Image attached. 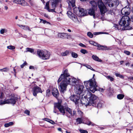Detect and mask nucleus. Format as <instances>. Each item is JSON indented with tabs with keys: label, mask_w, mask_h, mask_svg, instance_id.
Instances as JSON below:
<instances>
[{
	"label": "nucleus",
	"mask_w": 133,
	"mask_h": 133,
	"mask_svg": "<svg viewBox=\"0 0 133 133\" xmlns=\"http://www.w3.org/2000/svg\"><path fill=\"white\" fill-rule=\"evenodd\" d=\"M77 80L76 78L70 76L68 73V70L65 69L62 74L58 80L59 88L61 92L64 93L66 90L67 86L69 84L75 86Z\"/></svg>",
	"instance_id": "obj_1"
},
{
	"label": "nucleus",
	"mask_w": 133,
	"mask_h": 133,
	"mask_svg": "<svg viewBox=\"0 0 133 133\" xmlns=\"http://www.w3.org/2000/svg\"><path fill=\"white\" fill-rule=\"evenodd\" d=\"M119 24L121 26L123 27L122 28L123 30L133 29V17L130 18L128 16H123L119 22Z\"/></svg>",
	"instance_id": "obj_2"
},
{
	"label": "nucleus",
	"mask_w": 133,
	"mask_h": 133,
	"mask_svg": "<svg viewBox=\"0 0 133 133\" xmlns=\"http://www.w3.org/2000/svg\"><path fill=\"white\" fill-rule=\"evenodd\" d=\"M84 82L86 89L93 93L97 90L103 92L105 90V89L101 88L97 86L95 79H90L89 80L84 81Z\"/></svg>",
	"instance_id": "obj_3"
},
{
	"label": "nucleus",
	"mask_w": 133,
	"mask_h": 133,
	"mask_svg": "<svg viewBox=\"0 0 133 133\" xmlns=\"http://www.w3.org/2000/svg\"><path fill=\"white\" fill-rule=\"evenodd\" d=\"M90 3L92 6V8L96 9L98 4L101 14H104L105 13L106 8L102 0H99L97 3L94 1H91Z\"/></svg>",
	"instance_id": "obj_4"
},
{
	"label": "nucleus",
	"mask_w": 133,
	"mask_h": 133,
	"mask_svg": "<svg viewBox=\"0 0 133 133\" xmlns=\"http://www.w3.org/2000/svg\"><path fill=\"white\" fill-rule=\"evenodd\" d=\"M37 52V55L39 57L44 60L49 59L51 55L50 52L46 50L43 51L38 49Z\"/></svg>",
	"instance_id": "obj_5"
},
{
	"label": "nucleus",
	"mask_w": 133,
	"mask_h": 133,
	"mask_svg": "<svg viewBox=\"0 0 133 133\" xmlns=\"http://www.w3.org/2000/svg\"><path fill=\"white\" fill-rule=\"evenodd\" d=\"M73 10L74 13L79 16H84L87 13L85 9L80 7L74 8Z\"/></svg>",
	"instance_id": "obj_6"
},
{
	"label": "nucleus",
	"mask_w": 133,
	"mask_h": 133,
	"mask_svg": "<svg viewBox=\"0 0 133 133\" xmlns=\"http://www.w3.org/2000/svg\"><path fill=\"white\" fill-rule=\"evenodd\" d=\"M54 107L53 112L55 113H57L58 115L59 114L58 113V111L56 110V108H57L59 110V111L64 115L65 113L64 106L62 105L61 104L59 103H55L54 104Z\"/></svg>",
	"instance_id": "obj_7"
},
{
	"label": "nucleus",
	"mask_w": 133,
	"mask_h": 133,
	"mask_svg": "<svg viewBox=\"0 0 133 133\" xmlns=\"http://www.w3.org/2000/svg\"><path fill=\"white\" fill-rule=\"evenodd\" d=\"M89 97V100L87 105H92L94 107L96 106V102L97 101V97L95 95L91 94Z\"/></svg>",
	"instance_id": "obj_8"
},
{
	"label": "nucleus",
	"mask_w": 133,
	"mask_h": 133,
	"mask_svg": "<svg viewBox=\"0 0 133 133\" xmlns=\"http://www.w3.org/2000/svg\"><path fill=\"white\" fill-rule=\"evenodd\" d=\"M81 96L80 95L76 94V95H71L70 97V99L74 102L75 105H77L79 103Z\"/></svg>",
	"instance_id": "obj_9"
},
{
	"label": "nucleus",
	"mask_w": 133,
	"mask_h": 133,
	"mask_svg": "<svg viewBox=\"0 0 133 133\" xmlns=\"http://www.w3.org/2000/svg\"><path fill=\"white\" fill-rule=\"evenodd\" d=\"M9 96L10 98L7 99V102H8V104H11L14 105L18 100V98L14 94H11Z\"/></svg>",
	"instance_id": "obj_10"
},
{
	"label": "nucleus",
	"mask_w": 133,
	"mask_h": 133,
	"mask_svg": "<svg viewBox=\"0 0 133 133\" xmlns=\"http://www.w3.org/2000/svg\"><path fill=\"white\" fill-rule=\"evenodd\" d=\"M130 12V8L129 6H125L123 8L121 11V13L124 16H127L129 15Z\"/></svg>",
	"instance_id": "obj_11"
},
{
	"label": "nucleus",
	"mask_w": 133,
	"mask_h": 133,
	"mask_svg": "<svg viewBox=\"0 0 133 133\" xmlns=\"http://www.w3.org/2000/svg\"><path fill=\"white\" fill-rule=\"evenodd\" d=\"M32 91L33 96L35 97L37 96V94L39 92L42 93L41 88L37 86L33 88Z\"/></svg>",
	"instance_id": "obj_12"
},
{
	"label": "nucleus",
	"mask_w": 133,
	"mask_h": 133,
	"mask_svg": "<svg viewBox=\"0 0 133 133\" xmlns=\"http://www.w3.org/2000/svg\"><path fill=\"white\" fill-rule=\"evenodd\" d=\"M64 111L65 113L64 115H65L68 117L69 118H71L72 117V111L68 107H64Z\"/></svg>",
	"instance_id": "obj_13"
},
{
	"label": "nucleus",
	"mask_w": 133,
	"mask_h": 133,
	"mask_svg": "<svg viewBox=\"0 0 133 133\" xmlns=\"http://www.w3.org/2000/svg\"><path fill=\"white\" fill-rule=\"evenodd\" d=\"M67 14L69 17L73 21L75 22H77L78 21V19L77 16L71 12L68 11L67 12Z\"/></svg>",
	"instance_id": "obj_14"
},
{
	"label": "nucleus",
	"mask_w": 133,
	"mask_h": 133,
	"mask_svg": "<svg viewBox=\"0 0 133 133\" xmlns=\"http://www.w3.org/2000/svg\"><path fill=\"white\" fill-rule=\"evenodd\" d=\"M84 88V86L83 85L80 84L77 85L75 91L76 94L80 95L81 96V94L83 91Z\"/></svg>",
	"instance_id": "obj_15"
},
{
	"label": "nucleus",
	"mask_w": 133,
	"mask_h": 133,
	"mask_svg": "<svg viewBox=\"0 0 133 133\" xmlns=\"http://www.w3.org/2000/svg\"><path fill=\"white\" fill-rule=\"evenodd\" d=\"M93 45L98 47L97 48V49L99 50H104V49L101 48H107V46H106L102 45L95 42H94Z\"/></svg>",
	"instance_id": "obj_16"
},
{
	"label": "nucleus",
	"mask_w": 133,
	"mask_h": 133,
	"mask_svg": "<svg viewBox=\"0 0 133 133\" xmlns=\"http://www.w3.org/2000/svg\"><path fill=\"white\" fill-rule=\"evenodd\" d=\"M119 2L118 0H112L110 4H108V6L110 7H113L114 6L115 7H117L119 4Z\"/></svg>",
	"instance_id": "obj_17"
},
{
	"label": "nucleus",
	"mask_w": 133,
	"mask_h": 133,
	"mask_svg": "<svg viewBox=\"0 0 133 133\" xmlns=\"http://www.w3.org/2000/svg\"><path fill=\"white\" fill-rule=\"evenodd\" d=\"M52 94L56 98H57L59 95L58 90L55 88H53L52 89Z\"/></svg>",
	"instance_id": "obj_18"
},
{
	"label": "nucleus",
	"mask_w": 133,
	"mask_h": 133,
	"mask_svg": "<svg viewBox=\"0 0 133 133\" xmlns=\"http://www.w3.org/2000/svg\"><path fill=\"white\" fill-rule=\"evenodd\" d=\"M61 1L60 0H53L51 3L52 8H55L58 6L59 3Z\"/></svg>",
	"instance_id": "obj_19"
},
{
	"label": "nucleus",
	"mask_w": 133,
	"mask_h": 133,
	"mask_svg": "<svg viewBox=\"0 0 133 133\" xmlns=\"http://www.w3.org/2000/svg\"><path fill=\"white\" fill-rule=\"evenodd\" d=\"M58 36L59 38L64 39L68 36V35L67 33H65L59 32L58 33Z\"/></svg>",
	"instance_id": "obj_20"
},
{
	"label": "nucleus",
	"mask_w": 133,
	"mask_h": 133,
	"mask_svg": "<svg viewBox=\"0 0 133 133\" xmlns=\"http://www.w3.org/2000/svg\"><path fill=\"white\" fill-rule=\"evenodd\" d=\"M68 4L70 6H71L72 7L75 6V0H68L67 1Z\"/></svg>",
	"instance_id": "obj_21"
},
{
	"label": "nucleus",
	"mask_w": 133,
	"mask_h": 133,
	"mask_svg": "<svg viewBox=\"0 0 133 133\" xmlns=\"http://www.w3.org/2000/svg\"><path fill=\"white\" fill-rule=\"evenodd\" d=\"M95 9L92 8V9H90L89 10L88 12L89 14L91 16H93L94 18H95Z\"/></svg>",
	"instance_id": "obj_22"
},
{
	"label": "nucleus",
	"mask_w": 133,
	"mask_h": 133,
	"mask_svg": "<svg viewBox=\"0 0 133 133\" xmlns=\"http://www.w3.org/2000/svg\"><path fill=\"white\" fill-rule=\"evenodd\" d=\"M92 58L95 61H96L99 62H101L102 60L100 59L99 57L96 55H93L92 56Z\"/></svg>",
	"instance_id": "obj_23"
},
{
	"label": "nucleus",
	"mask_w": 133,
	"mask_h": 133,
	"mask_svg": "<svg viewBox=\"0 0 133 133\" xmlns=\"http://www.w3.org/2000/svg\"><path fill=\"white\" fill-rule=\"evenodd\" d=\"M103 105V103H102V101H100L98 103L96 104V106L95 107H97L98 108H101Z\"/></svg>",
	"instance_id": "obj_24"
},
{
	"label": "nucleus",
	"mask_w": 133,
	"mask_h": 133,
	"mask_svg": "<svg viewBox=\"0 0 133 133\" xmlns=\"http://www.w3.org/2000/svg\"><path fill=\"white\" fill-rule=\"evenodd\" d=\"M71 56L72 57L76 58L78 57V55L77 53L72 51L71 52Z\"/></svg>",
	"instance_id": "obj_25"
},
{
	"label": "nucleus",
	"mask_w": 133,
	"mask_h": 133,
	"mask_svg": "<svg viewBox=\"0 0 133 133\" xmlns=\"http://www.w3.org/2000/svg\"><path fill=\"white\" fill-rule=\"evenodd\" d=\"M124 96V95L120 94L117 95V98L119 99H122Z\"/></svg>",
	"instance_id": "obj_26"
},
{
	"label": "nucleus",
	"mask_w": 133,
	"mask_h": 133,
	"mask_svg": "<svg viewBox=\"0 0 133 133\" xmlns=\"http://www.w3.org/2000/svg\"><path fill=\"white\" fill-rule=\"evenodd\" d=\"M26 50L25 51L26 52H29L32 53L34 51V49L31 48H26Z\"/></svg>",
	"instance_id": "obj_27"
},
{
	"label": "nucleus",
	"mask_w": 133,
	"mask_h": 133,
	"mask_svg": "<svg viewBox=\"0 0 133 133\" xmlns=\"http://www.w3.org/2000/svg\"><path fill=\"white\" fill-rule=\"evenodd\" d=\"M20 4L23 6L28 5V4L24 0H21Z\"/></svg>",
	"instance_id": "obj_28"
},
{
	"label": "nucleus",
	"mask_w": 133,
	"mask_h": 133,
	"mask_svg": "<svg viewBox=\"0 0 133 133\" xmlns=\"http://www.w3.org/2000/svg\"><path fill=\"white\" fill-rule=\"evenodd\" d=\"M14 124L12 122H10L8 123H5L4 124V126L6 127H8Z\"/></svg>",
	"instance_id": "obj_29"
},
{
	"label": "nucleus",
	"mask_w": 133,
	"mask_h": 133,
	"mask_svg": "<svg viewBox=\"0 0 133 133\" xmlns=\"http://www.w3.org/2000/svg\"><path fill=\"white\" fill-rule=\"evenodd\" d=\"M50 89H48L46 91V97H49L50 95Z\"/></svg>",
	"instance_id": "obj_30"
},
{
	"label": "nucleus",
	"mask_w": 133,
	"mask_h": 133,
	"mask_svg": "<svg viewBox=\"0 0 133 133\" xmlns=\"http://www.w3.org/2000/svg\"><path fill=\"white\" fill-rule=\"evenodd\" d=\"M69 52L68 51L66 50L65 52L62 53L61 54L63 56H67L69 54Z\"/></svg>",
	"instance_id": "obj_31"
},
{
	"label": "nucleus",
	"mask_w": 133,
	"mask_h": 133,
	"mask_svg": "<svg viewBox=\"0 0 133 133\" xmlns=\"http://www.w3.org/2000/svg\"><path fill=\"white\" fill-rule=\"evenodd\" d=\"M85 124L89 125H91L92 126H94L95 125V124L94 123H92L89 121H86Z\"/></svg>",
	"instance_id": "obj_32"
},
{
	"label": "nucleus",
	"mask_w": 133,
	"mask_h": 133,
	"mask_svg": "<svg viewBox=\"0 0 133 133\" xmlns=\"http://www.w3.org/2000/svg\"><path fill=\"white\" fill-rule=\"evenodd\" d=\"M112 0H104V2L106 4H107L108 6V4L111 3V1Z\"/></svg>",
	"instance_id": "obj_33"
},
{
	"label": "nucleus",
	"mask_w": 133,
	"mask_h": 133,
	"mask_svg": "<svg viewBox=\"0 0 133 133\" xmlns=\"http://www.w3.org/2000/svg\"><path fill=\"white\" fill-rule=\"evenodd\" d=\"M76 121L77 123H78V124H81L82 123V120L81 118H78L76 119Z\"/></svg>",
	"instance_id": "obj_34"
},
{
	"label": "nucleus",
	"mask_w": 133,
	"mask_h": 133,
	"mask_svg": "<svg viewBox=\"0 0 133 133\" xmlns=\"http://www.w3.org/2000/svg\"><path fill=\"white\" fill-rule=\"evenodd\" d=\"M80 52L83 54H87L88 53V51L86 50L83 49H81Z\"/></svg>",
	"instance_id": "obj_35"
},
{
	"label": "nucleus",
	"mask_w": 133,
	"mask_h": 133,
	"mask_svg": "<svg viewBox=\"0 0 133 133\" xmlns=\"http://www.w3.org/2000/svg\"><path fill=\"white\" fill-rule=\"evenodd\" d=\"M87 35L90 38H92L93 36V34L90 32H88L87 33Z\"/></svg>",
	"instance_id": "obj_36"
},
{
	"label": "nucleus",
	"mask_w": 133,
	"mask_h": 133,
	"mask_svg": "<svg viewBox=\"0 0 133 133\" xmlns=\"http://www.w3.org/2000/svg\"><path fill=\"white\" fill-rule=\"evenodd\" d=\"M84 66H86L87 68H88V69H91V70L95 71H96L94 69H93L92 67H91L89 65H87L86 66L85 65H84Z\"/></svg>",
	"instance_id": "obj_37"
},
{
	"label": "nucleus",
	"mask_w": 133,
	"mask_h": 133,
	"mask_svg": "<svg viewBox=\"0 0 133 133\" xmlns=\"http://www.w3.org/2000/svg\"><path fill=\"white\" fill-rule=\"evenodd\" d=\"M21 1V0H14L13 2L15 3L20 4Z\"/></svg>",
	"instance_id": "obj_38"
},
{
	"label": "nucleus",
	"mask_w": 133,
	"mask_h": 133,
	"mask_svg": "<svg viewBox=\"0 0 133 133\" xmlns=\"http://www.w3.org/2000/svg\"><path fill=\"white\" fill-rule=\"evenodd\" d=\"M8 49L10 50H14L15 49V47L12 45L8 46L7 47Z\"/></svg>",
	"instance_id": "obj_39"
},
{
	"label": "nucleus",
	"mask_w": 133,
	"mask_h": 133,
	"mask_svg": "<svg viewBox=\"0 0 133 133\" xmlns=\"http://www.w3.org/2000/svg\"><path fill=\"white\" fill-rule=\"evenodd\" d=\"M114 93V91L113 89H111L110 90V92L109 93V95L110 96H112Z\"/></svg>",
	"instance_id": "obj_40"
},
{
	"label": "nucleus",
	"mask_w": 133,
	"mask_h": 133,
	"mask_svg": "<svg viewBox=\"0 0 133 133\" xmlns=\"http://www.w3.org/2000/svg\"><path fill=\"white\" fill-rule=\"evenodd\" d=\"M52 9H50V8L48 10L49 12H55L56 13V12L55 11V8H52Z\"/></svg>",
	"instance_id": "obj_41"
},
{
	"label": "nucleus",
	"mask_w": 133,
	"mask_h": 133,
	"mask_svg": "<svg viewBox=\"0 0 133 133\" xmlns=\"http://www.w3.org/2000/svg\"><path fill=\"white\" fill-rule=\"evenodd\" d=\"M5 31L6 32V30L5 29H2L1 30L0 33L1 34H3L4 33Z\"/></svg>",
	"instance_id": "obj_42"
},
{
	"label": "nucleus",
	"mask_w": 133,
	"mask_h": 133,
	"mask_svg": "<svg viewBox=\"0 0 133 133\" xmlns=\"http://www.w3.org/2000/svg\"><path fill=\"white\" fill-rule=\"evenodd\" d=\"M107 78L108 79H110L111 81H114V79L112 77L110 76H108L107 77Z\"/></svg>",
	"instance_id": "obj_43"
},
{
	"label": "nucleus",
	"mask_w": 133,
	"mask_h": 133,
	"mask_svg": "<svg viewBox=\"0 0 133 133\" xmlns=\"http://www.w3.org/2000/svg\"><path fill=\"white\" fill-rule=\"evenodd\" d=\"M40 20H41V22H42V23L44 24H45L46 23L47 24H49L50 23L49 22L47 21L46 20H44L42 19H40Z\"/></svg>",
	"instance_id": "obj_44"
},
{
	"label": "nucleus",
	"mask_w": 133,
	"mask_h": 133,
	"mask_svg": "<svg viewBox=\"0 0 133 133\" xmlns=\"http://www.w3.org/2000/svg\"><path fill=\"white\" fill-rule=\"evenodd\" d=\"M49 2H48L46 3L45 5V7L46 9L47 10H48L49 9Z\"/></svg>",
	"instance_id": "obj_45"
},
{
	"label": "nucleus",
	"mask_w": 133,
	"mask_h": 133,
	"mask_svg": "<svg viewBox=\"0 0 133 133\" xmlns=\"http://www.w3.org/2000/svg\"><path fill=\"white\" fill-rule=\"evenodd\" d=\"M79 131L81 133H88V132L87 131L83 130L80 129Z\"/></svg>",
	"instance_id": "obj_46"
},
{
	"label": "nucleus",
	"mask_w": 133,
	"mask_h": 133,
	"mask_svg": "<svg viewBox=\"0 0 133 133\" xmlns=\"http://www.w3.org/2000/svg\"><path fill=\"white\" fill-rule=\"evenodd\" d=\"M28 64L27 63L26 61L24 62L23 64L21 65V68H23L24 67L25 65H27Z\"/></svg>",
	"instance_id": "obj_47"
},
{
	"label": "nucleus",
	"mask_w": 133,
	"mask_h": 133,
	"mask_svg": "<svg viewBox=\"0 0 133 133\" xmlns=\"http://www.w3.org/2000/svg\"><path fill=\"white\" fill-rule=\"evenodd\" d=\"M23 26L24 27V29L26 30H28L29 31H31V30L30 29L29 27L28 26L26 25H24Z\"/></svg>",
	"instance_id": "obj_48"
},
{
	"label": "nucleus",
	"mask_w": 133,
	"mask_h": 133,
	"mask_svg": "<svg viewBox=\"0 0 133 133\" xmlns=\"http://www.w3.org/2000/svg\"><path fill=\"white\" fill-rule=\"evenodd\" d=\"M3 71L6 72L9 70V69L8 68L6 67L3 69Z\"/></svg>",
	"instance_id": "obj_49"
},
{
	"label": "nucleus",
	"mask_w": 133,
	"mask_h": 133,
	"mask_svg": "<svg viewBox=\"0 0 133 133\" xmlns=\"http://www.w3.org/2000/svg\"><path fill=\"white\" fill-rule=\"evenodd\" d=\"M24 112L25 114H27L28 115H30V111L29 110H26L24 111Z\"/></svg>",
	"instance_id": "obj_50"
},
{
	"label": "nucleus",
	"mask_w": 133,
	"mask_h": 133,
	"mask_svg": "<svg viewBox=\"0 0 133 133\" xmlns=\"http://www.w3.org/2000/svg\"><path fill=\"white\" fill-rule=\"evenodd\" d=\"M102 32H95L93 33V35H97L99 34H102Z\"/></svg>",
	"instance_id": "obj_51"
},
{
	"label": "nucleus",
	"mask_w": 133,
	"mask_h": 133,
	"mask_svg": "<svg viewBox=\"0 0 133 133\" xmlns=\"http://www.w3.org/2000/svg\"><path fill=\"white\" fill-rule=\"evenodd\" d=\"M124 53L128 55H129L130 54V52L127 50L125 51Z\"/></svg>",
	"instance_id": "obj_52"
},
{
	"label": "nucleus",
	"mask_w": 133,
	"mask_h": 133,
	"mask_svg": "<svg viewBox=\"0 0 133 133\" xmlns=\"http://www.w3.org/2000/svg\"><path fill=\"white\" fill-rule=\"evenodd\" d=\"M83 101L84 100L83 99L80 100L79 101V103L80 104H82V105L85 104V103L83 102Z\"/></svg>",
	"instance_id": "obj_53"
},
{
	"label": "nucleus",
	"mask_w": 133,
	"mask_h": 133,
	"mask_svg": "<svg viewBox=\"0 0 133 133\" xmlns=\"http://www.w3.org/2000/svg\"><path fill=\"white\" fill-rule=\"evenodd\" d=\"M4 95L3 93L0 92V99H2L3 98V95Z\"/></svg>",
	"instance_id": "obj_54"
},
{
	"label": "nucleus",
	"mask_w": 133,
	"mask_h": 133,
	"mask_svg": "<svg viewBox=\"0 0 133 133\" xmlns=\"http://www.w3.org/2000/svg\"><path fill=\"white\" fill-rule=\"evenodd\" d=\"M114 26L115 27V28H116L117 29L119 30V26H118L117 24H114Z\"/></svg>",
	"instance_id": "obj_55"
},
{
	"label": "nucleus",
	"mask_w": 133,
	"mask_h": 133,
	"mask_svg": "<svg viewBox=\"0 0 133 133\" xmlns=\"http://www.w3.org/2000/svg\"><path fill=\"white\" fill-rule=\"evenodd\" d=\"M79 45L81 47H86V46L84 44L82 43H79Z\"/></svg>",
	"instance_id": "obj_56"
},
{
	"label": "nucleus",
	"mask_w": 133,
	"mask_h": 133,
	"mask_svg": "<svg viewBox=\"0 0 133 133\" xmlns=\"http://www.w3.org/2000/svg\"><path fill=\"white\" fill-rule=\"evenodd\" d=\"M2 104H8V102H7V99L2 102H1Z\"/></svg>",
	"instance_id": "obj_57"
},
{
	"label": "nucleus",
	"mask_w": 133,
	"mask_h": 133,
	"mask_svg": "<svg viewBox=\"0 0 133 133\" xmlns=\"http://www.w3.org/2000/svg\"><path fill=\"white\" fill-rule=\"evenodd\" d=\"M78 112L79 114L82 115L83 114V112L81 110H78Z\"/></svg>",
	"instance_id": "obj_58"
},
{
	"label": "nucleus",
	"mask_w": 133,
	"mask_h": 133,
	"mask_svg": "<svg viewBox=\"0 0 133 133\" xmlns=\"http://www.w3.org/2000/svg\"><path fill=\"white\" fill-rule=\"evenodd\" d=\"M44 120L49 122H50V119L48 118H44Z\"/></svg>",
	"instance_id": "obj_59"
},
{
	"label": "nucleus",
	"mask_w": 133,
	"mask_h": 133,
	"mask_svg": "<svg viewBox=\"0 0 133 133\" xmlns=\"http://www.w3.org/2000/svg\"><path fill=\"white\" fill-rule=\"evenodd\" d=\"M49 123L53 125H54L55 124V123L54 121L51 119H50V122H49Z\"/></svg>",
	"instance_id": "obj_60"
},
{
	"label": "nucleus",
	"mask_w": 133,
	"mask_h": 133,
	"mask_svg": "<svg viewBox=\"0 0 133 133\" xmlns=\"http://www.w3.org/2000/svg\"><path fill=\"white\" fill-rule=\"evenodd\" d=\"M76 111H75V110L73 111V113L72 114V116H74L76 114Z\"/></svg>",
	"instance_id": "obj_61"
},
{
	"label": "nucleus",
	"mask_w": 133,
	"mask_h": 133,
	"mask_svg": "<svg viewBox=\"0 0 133 133\" xmlns=\"http://www.w3.org/2000/svg\"><path fill=\"white\" fill-rule=\"evenodd\" d=\"M89 42L90 44L93 45L94 41H89Z\"/></svg>",
	"instance_id": "obj_62"
},
{
	"label": "nucleus",
	"mask_w": 133,
	"mask_h": 133,
	"mask_svg": "<svg viewBox=\"0 0 133 133\" xmlns=\"http://www.w3.org/2000/svg\"><path fill=\"white\" fill-rule=\"evenodd\" d=\"M119 77L122 79H123L124 77V76L122 75H121V74L120 75Z\"/></svg>",
	"instance_id": "obj_63"
},
{
	"label": "nucleus",
	"mask_w": 133,
	"mask_h": 133,
	"mask_svg": "<svg viewBox=\"0 0 133 133\" xmlns=\"http://www.w3.org/2000/svg\"><path fill=\"white\" fill-rule=\"evenodd\" d=\"M44 16L46 18H48L49 17L48 15L46 14H44Z\"/></svg>",
	"instance_id": "obj_64"
}]
</instances>
